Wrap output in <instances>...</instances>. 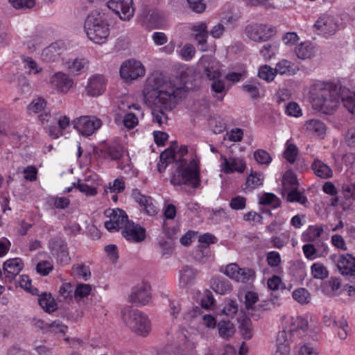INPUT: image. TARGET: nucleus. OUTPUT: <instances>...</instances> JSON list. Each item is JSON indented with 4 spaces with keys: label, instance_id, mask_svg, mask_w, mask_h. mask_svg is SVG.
Wrapping results in <instances>:
<instances>
[{
    "label": "nucleus",
    "instance_id": "f257e3e1",
    "mask_svg": "<svg viewBox=\"0 0 355 355\" xmlns=\"http://www.w3.org/2000/svg\"><path fill=\"white\" fill-rule=\"evenodd\" d=\"M186 93L185 83L179 78H167L154 71L145 79L141 94L146 105L152 109L155 123L162 126L167 123L165 111L173 110Z\"/></svg>",
    "mask_w": 355,
    "mask_h": 355
},
{
    "label": "nucleus",
    "instance_id": "f03ea898",
    "mask_svg": "<svg viewBox=\"0 0 355 355\" xmlns=\"http://www.w3.org/2000/svg\"><path fill=\"white\" fill-rule=\"evenodd\" d=\"M160 159L168 163L175 161V168L171 175L172 184H186L192 187L199 185V159L196 156L189 155L186 146H181L177 151L174 147H170L161 153Z\"/></svg>",
    "mask_w": 355,
    "mask_h": 355
},
{
    "label": "nucleus",
    "instance_id": "7ed1b4c3",
    "mask_svg": "<svg viewBox=\"0 0 355 355\" xmlns=\"http://www.w3.org/2000/svg\"><path fill=\"white\" fill-rule=\"evenodd\" d=\"M338 85L323 81H315L307 88V97L313 108L329 113L339 105Z\"/></svg>",
    "mask_w": 355,
    "mask_h": 355
},
{
    "label": "nucleus",
    "instance_id": "20e7f679",
    "mask_svg": "<svg viewBox=\"0 0 355 355\" xmlns=\"http://www.w3.org/2000/svg\"><path fill=\"white\" fill-rule=\"evenodd\" d=\"M113 24L109 13L94 11L86 18L84 31L87 37L96 44L105 43L110 34Z\"/></svg>",
    "mask_w": 355,
    "mask_h": 355
},
{
    "label": "nucleus",
    "instance_id": "39448f33",
    "mask_svg": "<svg viewBox=\"0 0 355 355\" xmlns=\"http://www.w3.org/2000/svg\"><path fill=\"white\" fill-rule=\"evenodd\" d=\"M121 315L123 324L137 335L146 337L150 332L151 322L145 313L131 307H125Z\"/></svg>",
    "mask_w": 355,
    "mask_h": 355
},
{
    "label": "nucleus",
    "instance_id": "423d86ee",
    "mask_svg": "<svg viewBox=\"0 0 355 355\" xmlns=\"http://www.w3.org/2000/svg\"><path fill=\"white\" fill-rule=\"evenodd\" d=\"M204 69L206 76L212 81L211 89L222 98L225 94V84L221 73V65L219 62L211 57L204 55L199 62Z\"/></svg>",
    "mask_w": 355,
    "mask_h": 355
},
{
    "label": "nucleus",
    "instance_id": "0eeeda50",
    "mask_svg": "<svg viewBox=\"0 0 355 355\" xmlns=\"http://www.w3.org/2000/svg\"><path fill=\"white\" fill-rule=\"evenodd\" d=\"M282 330L279 332H284L286 338L293 341L294 333L299 335L309 334L308 316H284L282 318Z\"/></svg>",
    "mask_w": 355,
    "mask_h": 355
},
{
    "label": "nucleus",
    "instance_id": "6e6552de",
    "mask_svg": "<svg viewBox=\"0 0 355 355\" xmlns=\"http://www.w3.org/2000/svg\"><path fill=\"white\" fill-rule=\"evenodd\" d=\"M146 69L141 61L137 59H128L122 62L119 73L126 82H132L146 75Z\"/></svg>",
    "mask_w": 355,
    "mask_h": 355
},
{
    "label": "nucleus",
    "instance_id": "1a4fd4ad",
    "mask_svg": "<svg viewBox=\"0 0 355 355\" xmlns=\"http://www.w3.org/2000/svg\"><path fill=\"white\" fill-rule=\"evenodd\" d=\"M276 33L271 25L263 23H251L245 28V35L255 42H263L270 40Z\"/></svg>",
    "mask_w": 355,
    "mask_h": 355
},
{
    "label": "nucleus",
    "instance_id": "9d476101",
    "mask_svg": "<svg viewBox=\"0 0 355 355\" xmlns=\"http://www.w3.org/2000/svg\"><path fill=\"white\" fill-rule=\"evenodd\" d=\"M72 125L80 135L89 137L101 128L103 122L95 116H82L74 119Z\"/></svg>",
    "mask_w": 355,
    "mask_h": 355
},
{
    "label": "nucleus",
    "instance_id": "9b49d317",
    "mask_svg": "<svg viewBox=\"0 0 355 355\" xmlns=\"http://www.w3.org/2000/svg\"><path fill=\"white\" fill-rule=\"evenodd\" d=\"M338 17L334 15H324L314 24V31L320 35L329 37L334 35L339 29Z\"/></svg>",
    "mask_w": 355,
    "mask_h": 355
},
{
    "label": "nucleus",
    "instance_id": "f8f14e48",
    "mask_svg": "<svg viewBox=\"0 0 355 355\" xmlns=\"http://www.w3.org/2000/svg\"><path fill=\"white\" fill-rule=\"evenodd\" d=\"M220 272L237 282L245 283L255 278V272L250 268H240L236 263H230L222 267Z\"/></svg>",
    "mask_w": 355,
    "mask_h": 355
},
{
    "label": "nucleus",
    "instance_id": "ddd939ff",
    "mask_svg": "<svg viewBox=\"0 0 355 355\" xmlns=\"http://www.w3.org/2000/svg\"><path fill=\"white\" fill-rule=\"evenodd\" d=\"M107 7L123 21H129L134 15L132 0H109Z\"/></svg>",
    "mask_w": 355,
    "mask_h": 355
},
{
    "label": "nucleus",
    "instance_id": "4468645a",
    "mask_svg": "<svg viewBox=\"0 0 355 355\" xmlns=\"http://www.w3.org/2000/svg\"><path fill=\"white\" fill-rule=\"evenodd\" d=\"M105 214L110 219L105 222V227L110 232L118 231L123 228L128 220L125 213L120 209H108L105 210Z\"/></svg>",
    "mask_w": 355,
    "mask_h": 355
},
{
    "label": "nucleus",
    "instance_id": "2eb2a0df",
    "mask_svg": "<svg viewBox=\"0 0 355 355\" xmlns=\"http://www.w3.org/2000/svg\"><path fill=\"white\" fill-rule=\"evenodd\" d=\"M129 300L137 305H146L151 300V287L146 283H143L133 288Z\"/></svg>",
    "mask_w": 355,
    "mask_h": 355
},
{
    "label": "nucleus",
    "instance_id": "dca6fc26",
    "mask_svg": "<svg viewBox=\"0 0 355 355\" xmlns=\"http://www.w3.org/2000/svg\"><path fill=\"white\" fill-rule=\"evenodd\" d=\"M220 166L221 171L227 174L235 172L242 173L246 168L245 162L243 158L238 157L227 158L223 155L220 157Z\"/></svg>",
    "mask_w": 355,
    "mask_h": 355
},
{
    "label": "nucleus",
    "instance_id": "f3484780",
    "mask_svg": "<svg viewBox=\"0 0 355 355\" xmlns=\"http://www.w3.org/2000/svg\"><path fill=\"white\" fill-rule=\"evenodd\" d=\"M245 307L255 320L260 317L259 313L264 310L263 305L260 302L258 294L252 291H246L243 300Z\"/></svg>",
    "mask_w": 355,
    "mask_h": 355
},
{
    "label": "nucleus",
    "instance_id": "a211bd4d",
    "mask_svg": "<svg viewBox=\"0 0 355 355\" xmlns=\"http://www.w3.org/2000/svg\"><path fill=\"white\" fill-rule=\"evenodd\" d=\"M339 272L346 277H355V257L346 253L338 255L335 260Z\"/></svg>",
    "mask_w": 355,
    "mask_h": 355
},
{
    "label": "nucleus",
    "instance_id": "6ab92c4d",
    "mask_svg": "<svg viewBox=\"0 0 355 355\" xmlns=\"http://www.w3.org/2000/svg\"><path fill=\"white\" fill-rule=\"evenodd\" d=\"M105 88V78L103 75L94 74L88 78L85 92L89 96L98 97L104 93Z\"/></svg>",
    "mask_w": 355,
    "mask_h": 355
},
{
    "label": "nucleus",
    "instance_id": "aec40b11",
    "mask_svg": "<svg viewBox=\"0 0 355 355\" xmlns=\"http://www.w3.org/2000/svg\"><path fill=\"white\" fill-rule=\"evenodd\" d=\"M303 131L309 136L323 139L327 132L325 123L318 119H311L306 121L302 126Z\"/></svg>",
    "mask_w": 355,
    "mask_h": 355
},
{
    "label": "nucleus",
    "instance_id": "412c9836",
    "mask_svg": "<svg viewBox=\"0 0 355 355\" xmlns=\"http://www.w3.org/2000/svg\"><path fill=\"white\" fill-rule=\"evenodd\" d=\"M122 234L126 240L131 242H140L146 238L145 229L131 221L126 223Z\"/></svg>",
    "mask_w": 355,
    "mask_h": 355
},
{
    "label": "nucleus",
    "instance_id": "4be33fe9",
    "mask_svg": "<svg viewBox=\"0 0 355 355\" xmlns=\"http://www.w3.org/2000/svg\"><path fill=\"white\" fill-rule=\"evenodd\" d=\"M190 30L191 31V36L197 42L198 46L202 51L207 50L206 43L208 38L207 25L205 22H198L193 24Z\"/></svg>",
    "mask_w": 355,
    "mask_h": 355
},
{
    "label": "nucleus",
    "instance_id": "5701e85b",
    "mask_svg": "<svg viewBox=\"0 0 355 355\" xmlns=\"http://www.w3.org/2000/svg\"><path fill=\"white\" fill-rule=\"evenodd\" d=\"M57 126H49L47 128L48 135L53 139H58L64 135V132L70 126V119L65 114L56 113L53 116Z\"/></svg>",
    "mask_w": 355,
    "mask_h": 355
},
{
    "label": "nucleus",
    "instance_id": "b1692460",
    "mask_svg": "<svg viewBox=\"0 0 355 355\" xmlns=\"http://www.w3.org/2000/svg\"><path fill=\"white\" fill-rule=\"evenodd\" d=\"M50 83L58 92L66 94L73 87V81L67 74L57 72L51 77Z\"/></svg>",
    "mask_w": 355,
    "mask_h": 355
},
{
    "label": "nucleus",
    "instance_id": "393cba45",
    "mask_svg": "<svg viewBox=\"0 0 355 355\" xmlns=\"http://www.w3.org/2000/svg\"><path fill=\"white\" fill-rule=\"evenodd\" d=\"M132 196L148 215L154 216L157 213L158 209L150 197L142 195L137 190L132 191Z\"/></svg>",
    "mask_w": 355,
    "mask_h": 355
},
{
    "label": "nucleus",
    "instance_id": "a878e982",
    "mask_svg": "<svg viewBox=\"0 0 355 355\" xmlns=\"http://www.w3.org/2000/svg\"><path fill=\"white\" fill-rule=\"evenodd\" d=\"M339 103L351 114L355 115V92L345 87L338 86Z\"/></svg>",
    "mask_w": 355,
    "mask_h": 355
},
{
    "label": "nucleus",
    "instance_id": "bb28decb",
    "mask_svg": "<svg viewBox=\"0 0 355 355\" xmlns=\"http://www.w3.org/2000/svg\"><path fill=\"white\" fill-rule=\"evenodd\" d=\"M317 53L316 46L310 41H305L297 45L295 53L297 58L305 60L313 58Z\"/></svg>",
    "mask_w": 355,
    "mask_h": 355
},
{
    "label": "nucleus",
    "instance_id": "cd10ccee",
    "mask_svg": "<svg viewBox=\"0 0 355 355\" xmlns=\"http://www.w3.org/2000/svg\"><path fill=\"white\" fill-rule=\"evenodd\" d=\"M64 49H66V45L64 42H55L42 51L40 58L46 62L53 61L60 51Z\"/></svg>",
    "mask_w": 355,
    "mask_h": 355
},
{
    "label": "nucleus",
    "instance_id": "c85d7f7f",
    "mask_svg": "<svg viewBox=\"0 0 355 355\" xmlns=\"http://www.w3.org/2000/svg\"><path fill=\"white\" fill-rule=\"evenodd\" d=\"M88 61L85 58H76L64 60L63 65L72 74H80L88 67Z\"/></svg>",
    "mask_w": 355,
    "mask_h": 355
},
{
    "label": "nucleus",
    "instance_id": "c756f323",
    "mask_svg": "<svg viewBox=\"0 0 355 355\" xmlns=\"http://www.w3.org/2000/svg\"><path fill=\"white\" fill-rule=\"evenodd\" d=\"M24 263L20 258H13L6 260L3 265V270L9 277L17 275L23 269Z\"/></svg>",
    "mask_w": 355,
    "mask_h": 355
},
{
    "label": "nucleus",
    "instance_id": "7c9ffc66",
    "mask_svg": "<svg viewBox=\"0 0 355 355\" xmlns=\"http://www.w3.org/2000/svg\"><path fill=\"white\" fill-rule=\"evenodd\" d=\"M284 332H279L276 340V349L272 355H291V340L287 339Z\"/></svg>",
    "mask_w": 355,
    "mask_h": 355
},
{
    "label": "nucleus",
    "instance_id": "2f4dec72",
    "mask_svg": "<svg viewBox=\"0 0 355 355\" xmlns=\"http://www.w3.org/2000/svg\"><path fill=\"white\" fill-rule=\"evenodd\" d=\"M218 336L224 340H230L236 333L234 324L230 320H221L217 326Z\"/></svg>",
    "mask_w": 355,
    "mask_h": 355
},
{
    "label": "nucleus",
    "instance_id": "473e14b6",
    "mask_svg": "<svg viewBox=\"0 0 355 355\" xmlns=\"http://www.w3.org/2000/svg\"><path fill=\"white\" fill-rule=\"evenodd\" d=\"M198 272L196 269L186 266L180 272L179 282L182 287L187 288L191 286L197 277Z\"/></svg>",
    "mask_w": 355,
    "mask_h": 355
},
{
    "label": "nucleus",
    "instance_id": "72a5a7b5",
    "mask_svg": "<svg viewBox=\"0 0 355 355\" xmlns=\"http://www.w3.org/2000/svg\"><path fill=\"white\" fill-rule=\"evenodd\" d=\"M263 180L264 176L262 173L252 172L247 176L245 187L243 190L247 192L255 189L263 184Z\"/></svg>",
    "mask_w": 355,
    "mask_h": 355
},
{
    "label": "nucleus",
    "instance_id": "f704fd0d",
    "mask_svg": "<svg viewBox=\"0 0 355 355\" xmlns=\"http://www.w3.org/2000/svg\"><path fill=\"white\" fill-rule=\"evenodd\" d=\"M102 156L111 160H123L127 155H124L123 149L120 146H105L101 150Z\"/></svg>",
    "mask_w": 355,
    "mask_h": 355
},
{
    "label": "nucleus",
    "instance_id": "c9c22d12",
    "mask_svg": "<svg viewBox=\"0 0 355 355\" xmlns=\"http://www.w3.org/2000/svg\"><path fill=\"white\" fill-rule=\"evenodd\" d=\"M239 333L245 340H250L254 336V327L251 320L245 317L239 320Z\"/></svg>",
    "mask_w": 355,
    "mask_h": 355
},
{
    "label": "nucleus",
    "instance_id": "e433bc0d",
    "mask_svg": "<svg viewBox=\"0 0 355 355\" xmlns=\"http://www.w3.org/2000/svg\"><path fill=\"white\" fill-rule=\"evenodd\" d=\"M292 298L300 305H306L311 302V295L305 288L300 287L294 289L291 293Z\"/></svg>",
    "mask_w": 355,
    "mask_h": 355
},
{
    "label": "nucleus",
    "instance_id": "4c0bfd02",
    "mask_svg": "<svg viewBox=\"0 0 355 355\" xmlns=\"http://www.w3.org/2000/svg\"><path fill=\"white\" fill-rule=\"evenodd\" d=\"M38 302L46 312L51 313L57 309V304L50 293H43L39 295Z\"/></svg>",
    "mask_w": 355,
    "mask_h": 355
},
{
    "label": "nucleus",
    "instance_id": "58836bf2",
    "mask_svg": "<svg viewBox=\"0 0 355 355\" xmlns=\"http://www.w3.org/2000/svg\"><path fill=\"white\" fill-rule=\"evenodd\" d=\"M312 168L314 173L322 178H329L333 175L331 168L320 160L316 159L312 164Z\"/></svg>",
    "mask_w": 355,
    "mask_h": 355
},
{
    "label": "nucleus",
    "instance_id": "ea45409f",
    "mask_svg": "<svg viewBox=\"0 0 355 355\" xmlns=\"http://www.w3.org/2000/svg\"><path fill=\"white\" fill-rule=\"evenodd\" d=\"M323 232L322 225H311L302 234V240L304 242L314 241Z\"/></svg>",
    "mask_w": 355,
    "mask_h": 355
},
{
    "label": "nucleus",
    "instance_id": "a19ab883",
    "mask_svg": "<svg viewBox=\"0 0 355 355\" xmlns=\"http://www.w3.org/2000/svg\"><path fill=\"white\" fill-rule=\"evenodd\" d=\"M276 74L280 75H294L296 70L294 69V64L286 59L279 61L275 65Z\"/></svg>",
    "mask_w": 355,
    "mask_h": 355
},
{
    "label": "nucleus",
    "instance_id": "79ce46f5",
    "mask_svg": "<svg viewBox=\"0 0 355 355\" xmlns=\"http://www.w3.org/2000/svg\"><path fill=\"white\" fill-rule=\"evenodd\" d=\"M297 183V177L295 173L291 171H287L283 176L282 194L290 190L295 189Z\"/></svg>",
    "mask_w": 355,
    "mask_h": 355
},
{
    "label": "nucleus",
    "instance_id": "37998d69",
    "mask_svg": "<svg viewBox=\"0 0 355 355\" xmlns=\"http://www.w3.org/2000/svg\"><path fill=\"white\" fill-rule=\"evenodd\" d=\"M239 311V306L236 301L228 300L224 304L219 315H225L228 318H233Z\"/></svg>",
    "mask_w": 355,
    "mask_h": 355
},
{
    "label": "nucleus",
    "instance_id": "c03bdc74",
    "mask_svg": "<svg viewBox=\"0 0 355 355\" xmlns=\"http://www.w3.org/2000/svg\"><path fill=\"white\" fill-rule=\"evenodd\" d=\"M276 75L275 69L269 65H261L259 68V78L268 83L273 81Z\"/></svg>",
    "mask_w": 355,
    "mask_h": 355
},
{
    "label": "nucleus",
    "instance_id": "a18cd8bd",
    "mask_svg": "<svg viewBox=\"0 0 355 355\" xmlns=\"http://www.w3.org/2000/svg\"><path fill=\"white\" fill-rule=\"evenodd\" d=\"M125 187V182L121 178H116L109 182L104 188L105 193H119L124 191Z\"/></svg>",
    "mask_w": 355,
    "mask_h": 355
},
{
    "label": "nucleus",
    "instance_id": "49530a36",
    "mask_svg": "<svg viewBox=\"0 0 355 355\" xmlns=\"http://www.w3.org/2000/svg\"><path fill=\"white\" fill-rule=\"evenodd\" d=\"M298 154L297 146L291 141L288 140L285 144V149L283 153L284 157L290 163H294Z\"/></svg>",
    "mask_w": 355,
    "mask_h": 355
},
{
    "label": "nucleus",
    "instance_id": "de8ad7c7",
    "mask_svg": "<svg viewBox=\"0 0 355 355\" xmlns=\"http://www.w3.org/2000/svg\"><path fill=\"white\" fill-rule=\"evenodd\" d=\"M46 106V101L41 97H37L33 98L31 102L27 106V112L31 114H37L42 110Z\"/></svg>",
    "mask_w": 355,
    "mask_h": 355
},
{
    "label": "nucleus",
    "instance_id": "09e8293b",
    "mask_svg": "<svg viewBox=\"0 0 355 355\" xmlns=\"http://www.w3.org/2000/svg\"><path fill=\"white\" fill-rule=\"evenodd\" d=\"M311 274L315 279H323L328 277L329 272L322 263L316 262L311 266Z\"/></svg>",
    "mask_w": 355,
    "mask_h": 355
},
{
    "label": "nucleus",
    "instance_id": "8fccbe9b",
    "mask_svg": "<svg viewBox=\"0 0 355 355\" xmlns=\"http://www.w3.org/2000/svg\"><path fill=\"white\" fill-rule=\"evenodd\" d=\"M212 288L218 294L224 295L232 290L231 284L223 279H214L211 284Z\"/></svg>",
    "mask_w": 355,
    "mask_h": 355
},
{
    "label": "nucleus",
    "instance_id": "3c124183",
    "mask_svg": "<svg viewBox=\"0 0 355 355\" xmlns=\"http://www.w3.org/2000/svg\"><path fill=\"white\" fill-rule=\"evenodd\" d=\"M22 62L29 74L35 75L42 71V68L31 57L24 58Z\"/></svg>",
    "mask_w": 355,
    "mask_h": 355
},
{
    "label": "nucleus",
    "instance_id": "603ef678",
    "mask_svg": "<svg viewBox=\"0 0 355 355\" xmlns=\"http://www.w3.org/2000/svg\"><path fill=\"white\" fill-rule=\"evenodd\" d=\"M285 195H286V199L289 202H296L304 205H306L308 202L307 198L296 189L284 192L283 196Z\"/></svg>",
    "mask_w": 355,
    "mask_h": 355
},
{
    "label": "nucleus",
    "instance_id": "864d4df0",
    "mask_svg": "<svg viewBox=\"0 0 355 355\" xmlns=\"http://www.w3.org/2000/svg\"><path fill=\"white\" fill-rule=\"evenodd\" d=\"M267 287L270 291H277L286 288V284L279 276L273 275L267 279Z\"/></svg>",
    "mask_w": 355,
    "mask_h": 355
},
{
    "label": "nucleus",
    "instance_id": "5fc2aeb1",
    "mask_svg": "<svg viewBox=\"0 0 355 355\" xmlns=\"http://www.w3.org/2000/svg\"><path fill=\"white\" fill-rule=\"evenodd\" d=\"M295 355H318V352L311 344H300L295 347Z\"/></svg>",
    "mask_w": 355,
    "mask_h": 355
},
{
    "label": "nucleus",
    "instance_id": "6e6d98bb",
    "mask_svg": "<svg viewBox=\"0 0 355 355\" xmlns=\"http://www.w3.org/2000/svg\"><path fill=\"white\" fill-rule=\"evenodd\" d=\"M72 271L74 275L84 280H87L91 276L89 268L83 264L73 266Z\"/></svg>",
    "mask_w": 355,
    "mask_h": 355
},
{
    "label": "nucleus",
    "instance_id": "4d7b16f0",
    "mask_svg": "<svg viewBox=\"0 0 355 355\" xmlns=\"http://www.w3.org/2000/svg\"><path fill=\"white\" fill-rule=\"evenodd\" d=\"M98 185L80 182L78 180L77 184L78 189L87 196H94L97 194Z\"/></svg>",
    "mask_w": 355,
    "mask_h": 355
},
{
    "label": "nucleus",
    "instance_id": "13d9d810",
    "mask_svg": "<svg viewBox=\"0 0 355 355\" xmlns=\"http://www.w3.org/2000/svg\"><path fill=\"white\" fill-rule=\"evenodd\" d=\"M266 262L271 268H279L282 264V257L277 251H270L266 254Z\"/></svg>",
    "mask_w": 355,
    "mask_h": 355
},
{
    "label": "nucleus",
    "instance_id": "bf43d9fd",
    "mask_svg": "<svg viewBox=\"0 0 355 355\" xmlns=\"http://www.w3.org/2000/svg\"><path fill=\"white\" fill-rule=\"evenodd\" d=\"M195 259L203 264H211L214 261V257L211 251L207 248H203L200 252L195 255Z\"/></svg>",
    "mask_w": 355,
    "mask_h": 355
},
{
    "label": "nucleus",
    "instance_id": "052dcab7",
    "mask_svg": "<svg viewBox=\"0 0 355 355\" xmlns=\"http://www.w3.org/2000/svg\"><path fill=\"white\" fill-rule=\"evenodd\" d=\"M118 167L123 171L125 174L130 176H135L137 174V170L132 165L128 155L123 158V160L119 164Z\"/></svg>",
    "mask_w": 355,
    "mask_h": 355
},
{
    "label": "nucleus",
    "instance_id": "680f3d73",
    "mask_svg": "<svg viewBox=\"0 0 355 355\" xmlns=\"http://www.w3.org/2000/svg\"><path fill=\"white\" fill-rule=\"evenodd\" d=\"M243 130L241 128H235L226 132L224 139L232 142H239L243 139Z\"/></svg>",
    "mask_w": 355,
    "mask_h": 355
},
{
    "label": "nucleus",
    "instance_id": "e2e57ef3",
    "mask_svg": "<svg viewBox=\"0 0 355 355\" xmlns=\"http://www.w3.org/2000/svg\"><path fill=\"white\" fill-rule=\"evenodd\" d=\"M200 324L205 329L209 330L214 329L218 326L216 318L211 314L203 315Z\"/></svg>",
    "mask_w": 355,
    "mask_h": 355
},
{
    "label": "nucleus",
    "instance_id": "0e129e2a",
    "mask_svg": "<svg viewBox=\"0 0 355 355\" xmlns=\"http://www.w3.org/2000/svg\"><path fill=\"white\" fill-rule=\"evenodd\" d=\"M254 158L260 164H269L272 161V157L266 150L259 149L254 151Z\"/></svg>",
    "mask_w": 355,
    "mask_h": 355
},
{
    "label": "nucleus",
    "instance_id": "69168bd1",
    "mask_svg": "<svg viewBox=\"0 0 355 355\" xmlns=\"http://www.w3.org/2000/svg\"><path fill=\"white\" fill-rule=\"evenodd\" d=\"M227 23L225 21H221L211 27L209 31V35L214 39H220L223 37L225 32V25Z\"/></svg>",
    "mask_w": 355,
    "mask_h": 355
},
{
    "label": "nucleus",
    "instance_id": "338daca9",
    "mask_svg": "<svg viewBox=\"0 0 355 355\" xmlns=\"http://www.w3.org/2000/svg\"><path fill=\"white\" fill-rule=\"evenodd\" d=\"M260 203L270 205L273 208H277L280 205L279 200L273 193H271L263 194L260 198Z\"/></svg>",
    "mask_w": 355,
    "mask_h": 355
},
{
    "label": "nucleus",
    "instance_id": "774afa93",
    "mask_svg": "<svg viewBox=\"0 0 355 355\" xmlns=\"http://www.w3.org/2000/svg\"><path fill=\"white\" fill-rule=\"evenodd\" d=\"M289 238V233L284 232L279 236L272 237L271 243L275 248L281 249L288 243Z\"/></svg>",
    "mask_w": 355,
    "mask_h": 355
}]
</instances>
